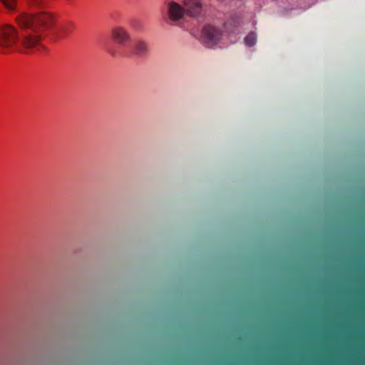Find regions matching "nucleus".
<instances>
[{"mask_svg":"<svg viewBox=\"0 0 365 365\" xmlns=\"http://www.w3.org/2000/svg\"><path fill=\"white\" fill-rule=\"evenodd\" d=\"M16 22L22 29L20 36L15 27L6 25L0 28V52L9 54L20 51V46L28 51H40L43 33L53 24L54 19L48 12L37 14L21 13Z\"/></svg>","mask_w":365,"mask_h":365,"instance_id":"nucleus-1","label":"nucleus"},{"mask_svg":"<svg viewBox=\"0 0 365 365\" xmlns=\"http://www.w3.org/2000/svg\"><path fill=\"white\" fill-rule=\"evenodd\" d=\"M162 13L173 22L182 20L185 16L183 4L178 3V0H165Z\"/></svg>","mask_w":365,"mask_h":365,"instance_id":"nucleus-2","label":"nucleus"},{"mask_svg":"<svg viewBox=\"0 0 365 365\" xmlns=\"http://www.w3.org/2000/svg\"><path fill=\"white\" fill-rule=\"evenodd\" d=\"M222 35V32L216 27L205 26L202 31V42L207 47H212L220 41Z\"/></svg>","mask_w":365,"mask_h":365,"instance_id":"nucleus-3","label":"nucleus"},{"mask_svg":"<svg viewBox=\"0 0 365 365\" xmlns=\"http://www.w3.org/2000/svg\"><path fill=\"white\" fill-rule=\"evenodd\" d=\"M185 15L191 18L201 16L203 10L202 0H182Z\"/></svg>","mask_w":365,"mask_h":365,"instance_id":"nucleus-4","label":"nucleus"},{"mask_svg":"<svg viewBox=\"0 0 365 365\" xmlns=\"http://www.w3.org/2000/svg\"><path fill=\"white\" fill-rule=\"evenodd\" d=\"M112 38L118 44L125 45L130 40V34L123 27H115L111 31Z\"/></svg>","mask_w":365,"mask_h":365,"instance_id":"nucleus-5","label":"nucleus"},{"mask_svg":"<svg viewBox=\"0 0 365 365\" xmlns=\"http://www.w3.org/2000/svg\"><path fill=\"white\" fill-rule=\"evenodd\" d=\"M133 49L135 54L138 56H145L148 51L147 43L143 40L135 41L133 44Z\"/></svg>","mask_w":365,"mask_h":365,"instance_id":"nucleus-6","label":"nucleus"},{"mask_svg":"<svg viewBox=\"0 0 365 365\" xmlns=\"http://www.w3.org/2000/svg\"><path fill=\"white\" fill-rule=\"evenodd\" d=\"M257 41V34L255 32H250L245 38V43L247 46H252Z\"/></svg>","mask_w":365,"mask_h":365,"instance_id":"nucleus-7","label":"nucleus"},{"mask_svg":"<svg viewBox=\"0 0 365 365\" xmlns=\"http://www.w3.org/2000/svg\"><path fill=\"white\" fill-rule=\"evenodd\" d=\"M224 28L227 32L234 33L237 28V24L234 20L229 21L225 23Z\"/></svg>","mask_w":365,"mask_h":365,"instance_id":"nucleus-8","label":"nucleus"},{"mask_svg":"<svg viewBox=\"0 0 365 365\" xmlns=\"http://www.w3.org/2000/svg\"><path fill=\"white\" fill-rule=\"evenodd\" d=\"M3 4L9 10L14 9L16 0H0Z\"/></svg>","mask_w":365,"mask_h":365,"instance_id":"nucleus-9","label":"nucleus"},{"mask_svg":"<svg viewBox=\"0 0 365 365\" xmlns=\"http://www.w3.org/2000/svg\"><path fill=\"white\" fill-rule=\"evenodd\" d=\"M29 1L32 5L36 6H40L43 4V0H29Z\"/></svg>","mask_w":365,"mask_h":365,"instance_id":"nucleus-10","label":"nucleus"}]
</instances>
